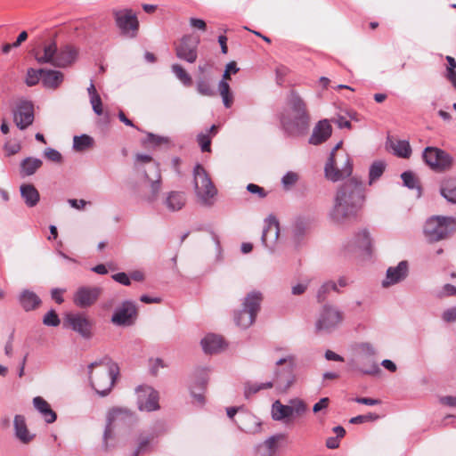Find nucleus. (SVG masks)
I'll return each instance as SVG.
<instances>
[{"label":"nucleus","mask_w":456,"mask_h":456,"mask_svg":"<svg viewBox=\"0 0 456 456\" xmlns=\"http://www.w3.org/2000/svg\"><path fill=\"white\" fill-rule=\"evenodd\" d=\"M365 200L362 183L349 179L338 189L334 206L330 213L333 222L346 223L356 217Z\"/></svg>","instance_id":"1"},{"label":"nucleus","mask_w":456,"mask_h":456,"mask_svg":"<svg viewBox=\"0 0 456 456\" xmlns=\"http://www.w3.org/2000/svg\"><path fill=\"white\" fill-rule=\"evenodd\" d=\"M341 144L342 142H338L335 146L325 166V175L327 179L332 182L351 175L353 171V164L349 155L344 151H338Z\"/></svg>","instance_id":"2"},{"label":"nucleus","mask_w":456,"mask_h":456,"mask_svg":"<svg viewBox=\"0 0 456 456\" xmlns=\"http://www.w3.org/2000/svg\"><path fill=\"white\" fill-rule=\"evenodd\" d=\"M194 189L198 201L203 206H212L217 190L205 168L198 164L194 167Z\"/></svg>","instance_id":"3"},{"label":"nucleus","mask_w":456,"mask_h":456,"mask_svg":"<svg viewBox=\"0 0 456 456\" xmlns=\"http://www.w3.org/2000/svg\"><path fill=\"white\" fill-rule=\"evenodd\" d=\"M90 383L100 396H106L114 386V371L105 364L93 362L89 365Z\"/></svg>","instance_id":"4"},{"label":"nucleus","mask_w":456,"mask_h":456,"mask_svg":"<svg viewBox=\"0 0 456 456\" xmlns=\"http://www.w3.org/2000/svg\"><path fill=\"white\" fill-rule=\"evenodd\" d=\"M143 200L153 202L161 191V173L157 163H152L143 170V175L138 188Z\"/></svg>","instance_id":"5"},{"label":"nucleus","mask_w":456,"mask_h":456,"mask_svg":"<svg viewBox=\"0 0 456 456\" xmlns=\"http://www.w3.org/2000/svg\"><path fill=\"white\" fill-rule=\"evenodd\" d=\"M456 229V221L452 217L433 216L424 226V233L431 242L447 238Z\"/></svg>","instance_id":"6"},{"label":"nucleus","mask_w":456,"mask_h":456,"mask_svg":"<svg viewBox=\"0 0 456 456\" xmlns=\"http://www.w3.org/2000/svg\"><path fill=\"white\" fill-rule=\"evenodd\" d=\"M274 378L272 381L281 391H287L295 382L294 367L295 357L288 355L276 362Z\"/></svg>","instance_id":"7"},{"label":"nucleus","mask_w":456,"mask_h":456,"mask_svg":"<svg viewBox=\"0 0 456 456\" xmlns=\"http://www.w3.org/2000/svg\"><path fill=\"white\" fill-rule=\"evenodd\" d=\"M116 27L121 37L127 39L137 37L140 31L137 13L129 8L116 12Z\"/></svg>","instance_id":"8"},{"label":"nucleus","mask_w":456,"mask_h":456,"mask_svg":"<svg viewBox=\"0 0 456 456\" xmlns=\"http://www.w3.org/2000/svg\"><path fill=\"white\" fill-rule=\"evenodd\" d=\"M423 159L431 169L437 172L449 170L453 164V159L449 153L436 147H427Z\"/></svg>","instance_id":"9"},{"label":"nucleus","mask_w":456,"mask_h":456,"mask_svg":"<svg viewBox=\"0 0 456 456\" xmlns=\"http://www.w3.org/2000/svg\"><path fill=\"white\" fill-rule=\"evenodd\" d=\"M287 103L291 110L293 118L297 125L305 126L309 121V114L307 111L306 104L302 97L296 91H290Z\"/></svg>","instance_id":"10"},{"label":"nucleus","mask_w":456,"mask_h":456,"mask_svg":"<svg viewBox=\"0 0 456 456\" xmlns=\"http://www.w3.org/2000/svg\"><path fill=\"white\" fill-rule=\"evenodd\" d=\"M342 314L336 308L325 305L316 322L317 330L330 331L341 322Z\"/></svg>","instance_id":"11"},{"label":"nucleus","mask_w":456,"mask_h":456,"mask_svg":"<svg viewBox=\"0 0 456 456\" xmlns=\"http://www.w3.org/2000/svg\"><path fill=\"white\" fill-rule=\"evenodd\" d=\"M200 43L198 37L192 36H184L179 45L175 48L176 56L190 63L195 62L197 60V47Z\"/></svg>","instance_id":"12"},{"label":"nucleus","mask_w":456,"mask_h":456,"mask_svg":"<svg viewBox=\"0 0 456 456\" xmlns=\"http://www.w3.org/2000/svg\"><path fill=\"white\" fill-rule=\"evenodd\" d=\"M136 393L140 410L151 411L159 409V395L151 387L139 386Z\"/></svg>","instance_id":"13"},{"label":"nucleus","mask_w":456,"mask_h":456,"mask_svg":"<svg viewBox=\"0 0 456 456\" xmlns=\"http://www.w3.org/2000/svg\"><path fill=\"white\" fill-rule=\"evenodd\" d=\"M13 120L17 127L24 130L34 121V106L29 101H21L13 111Z\"/></svg>","instance_id":"14"},{"label":"nucleus","mask_w":456,"mask_h":456,"mask_svg":"<svg viewBox=\"0 0 456 456\" xmlns=\"http://www.w3.org/2000/svg\"><path fill=\"white\" fill-rule=\"evenodd\" d=\"M137 316L136 305L134 302L126 301L116 310V324L131 326L135 322Z\"/></svg>","instance_id":"15"},{"label":"nucleus","mask_w":456,"mask_h":456,"mask_svg":"<svg viewBox=\"0 0 456 456\" xmlns=\"http://www.w3.org/2000/svg\"><path fill=\"white\" fill-rule=\"evenodd\" d=\"M100 291L96 287H80L74 294V304L81 308L88 307L97 300Z\"/></svg>","instance_id":"16"},{"label":"nucleus","mask_w":456,"mask_h":456,"mask_svg":"<svg viewBox=\"0 0 456 456\" xmlns=\"http://www.w3.org/2000/svg\"><path fill=\"white\" fill-rule=\"evenodd\" d=\"M66 322L70 328L79 333L83 338L91 337L92 324L90 321L82 314H69L66 316Z\"/></svg>","instance_id":"17"},{"label":"nucleus","mask_w":456,"mask_h":456,"mask_svg":"<svg viewBox=\"0 0 456 456\" xmlns=\"http://www.w3.org/2000/svg\"><path fill=\"white\" fill-rule=\"evenodd\" d=\"M408 275V263L402 261L395 267H389L387 271L386 279L382 281L383 287L387 288L404 280Z\"/></svg>","instance_id":"18"},{"label":"nucleus","mask_w":456,"mask_h":456,"mask_svg":"<svg viewBox=\"0 0 456 456\" xmlns=\"http://www.w3.org/2000/svg\"><path fill=\"white\" fill-rule=\"evenodd\" d=\"M266 226L264 228L262 234V242L265 246L270 247L274 244L280 233L279 222L274 216H269L265 220Z\"/></svg>","instance_id":"19"},{"label":"nucleus","mask_w":456,"mask_h":456,"mask_svg":"<svg viewBox=\"0 0 456 456\" xmlns=\"http://www.w3.org/2000/svg\"><path fill=\"white\" fill-rule=\"evenodd\" d=\"M77 49L70 45H67L57 51L54 66L66 68L71 65L77 58Z\"/></svg>","instance_id":"20"},{"label":"nucleus","mask_w":456,"mask_h":456,"mask_svg":"<svg viewBox=\"0 0 456 456\" xmlns=\"http://www.w3.org/2000/svg\"><path fill=\"white\" fill-rule=\"evenodd\" d=\"M58 47L54 41L45 45L43 51H34L33 54L39 64H52L54 66Z\"/></svg>","instance_id":"21"},{"label":"nucleus","mask_w":456,"mask_h":456,"mask_svg":"<svg viewBox=\"0 0 456 456\" xmlns=\"http://www.w3.org/2000/svg\"><path fill=\"white\" fill-rule=\"evenodd\" d=\"M64 80L62 72L54 69H44L42 85L47 89H57Z\"/></svg>","instance_id":"22"},{"label":"nucleus","mask_w":456,"mask_h":456,"mask_svg":"<svg viewBox=\"0 0 456 456\" xmlns=\"http://www.w3.org/2000/svg\"><path fill=\"white\" fill-rule=\"evenodd\" d=\"M33 405L46 423L51 424L56 420L57 415L55 411L52 410L50 404L43 397L36 396L33 399Z\"/></svg>","instance_id":"23"},{"label":"nucleus","mask_w":456,"mask_h":456,"mask_svg":"<svg viewBox=\"0 0 456 456\" xmlns=\"http://www.w3.org/2000/svg\"><path fill=\"white\" fill-rule=\"evenodd\" d=\"M20 196L28 208L36 207L40 200L37 189L31 183H23L20 187Z\"/></svg>","instance_id":"24"},{"label":"nucleus","mask_w":456,"mask_h":456,"mask_svg":"<svg viewBox=\"0 0 456 456\" xmlns=\"http://www.w3.org/2000/svg\"><path fill=\"white\" fill-rule=\"evenodd\" d=\"M203 350L207 354H216L225 347V343L222 337L209 334L201 340Z\"/></svg>","instance_id":"25"},{"label":"nucleus","mask_w":456,"mask_h":456,"mask_svg":"<svg viewBox=\"0 0 456 456\" xmlns=\"http://www.w3.org/2000/svg\"><path fill=\"white\" fill-rule=\"evenodd\" d=\"M331 131V126L328 120L320 121L314 130L310 142L316 145L325 142L330 136Z\"/></svg>","instance_id":"26"},{"label":"nucleus","mask_w":456,"mask_h":456,"mask_svg":"<svg viewBox=\"0 0 456 456\" xmlns=\"http://www.w3.org/2000/svg\"><path fill=\"white\" fill-rule=\"evenodd\" d=\"M228 80H231V74L224 69L223 78L218 85V91L222 97L224 105L226 108H231L233 103V94L231 91Z\"/></svg>","instance_id":"27"},{"label":"nucleus","mask_w":456,"mask_h":456,"mask_svg":"<svg viewBox=\"0 0 456 456\" xmlns=\"http://www.w3.org/2000/svg\"><path fill=\"white\" fill-rule=\"evenodd\" d=\"M19 302L24 311L29 312L37 308L41 304L40 297L31 290L24 289L19 297Z\"/></svg>","instance_id":"28"},{"label":"nucleus","mask_w":456,"mask_h":456,"mask_svg":"<svg viewBox=\"0 0 456 456\" xmlns=\"http://www.w3.org/2000/svg\"><path fill=\"white\" fill-rule=\"evenodd\" d=\"M14 430L17 438L23 444L29 443L35 436L31 435L27 428L25 418L21 415L14 417Z\"/></svg>","instance_id":"29"},{"label":"nucleus","mask_w":456,"mask_h":456,"mask_svg":"<svg viewBox=\"0 0 456 456\" xmlns=\"http://www.w3.org/2000/svg\"><path fill=\"white\" fill-rule=\"evenodd\" d=\"M185 203V194L181 191H171L165 201L167 208L171 211H178L182 209Z\"/></svg>","instance_id":"30"},{"label":"nucleus","mask_w":456,"mask_h":456,"mask_svg":"<svg viewBox=\"0 0 456 456\" xmlns=\"http://www.w3.org/2000/svg\"><path fill=\"white\" fill-rule=\"evenodd\" d=\"M114 408H110L107 412L106 426L103 431L102 436V446L108 450L110 447V442L113 439L114 436Z\"/></svg>","instance_id":"31"},{"label":"nucleus","mask_w":456,"mask_h":456,"mask_svg":"<svg viewBox=\"0 0 456 456\" xmlns=\"http://www.w3.org/2000/svg\"><path fill=\"white\" fill-rule=\"evenodd\" d=\"M262 299L263 297L260 292L252 291L245 297L243 301V308L256 315L260 309Z\"/></svg>","instance_id":"32"},{"label":"nucleus","mask_w":456,"mask_h":456,"mask_svg":"<svg viewBox=\"0 0 456 456\" xmlns=\"http://www.w3.org/2000/svg\"><path fill=\"white\" fill-rule=\"evenodd\" d=\"M42 166V160L37 158H26L20 164V173L22 176L32 175Z\"/></svg>","instance_id":"33"},{"label":"nucleus","mask_w":456,"mask_h":456,"mask_svg":"<svg viewBox=\"0 0 456 456\" xmlns=\"http://www.w3.org/2000/svg\"><path fill=\"white\" fill-rule=\"evenodd\" d=\"M272 416L275 420H284L292 417L289 404L284 405L280 401H275L272 407Z\"/></svg>","instance_id":"34"},{"label":"nucleus","mask_w":456,"mask_h":456,"mask_svg":"<svg viewBox=\"0 0 456 456\" xmlns=\"http://www.w3.org/2000/svg\"><path fill=\"white\" fill-rule=\"evenodd\" d=\"M390 147L398 157L408 159L411 156V149L407 141H390Z\"/></svg>","instance_id":"35"},{"label":"nucleus","mask_w":456,"mask_h":456,"mask_svg":"<svg viewBox=\"0 0 456 456\" xmlns=\"http://www.w3.org/2000/svg\"><path fill=\"white\" fill-rule=\"evenodd\" d=\"M256 316L253 313L243 308L236 314L235 322L238 326L246 329L254 323Z\"/></svg>","instance_id":"36"},{"label":"nucleus","mask_w":456,"mask_h":456,"mask_svg":"<svg viewBox=\"0 0 456 456\" xmlns=\"http://www.w3.org/2000/svg\"><path fill=\"white\" fill-rule=\"evenodd\" d=\"M285 438V435L277 434L266 439L264 443V445L267 449V453L260 456H275L279 444Z\"/></svg>","instance_id":"37"},{"label":"nucleus","mask_w":456,"mask_h":456,"mask_svg":"<svg viewBox=\"0 0 456 456\" xmlns=\"http://www.w3.org/2000/svg\"><path fill=\"white\" fill-rule=\"evenodd\" d=\"M441 194L448 201L456 204V180H446L442 185Z\"/></svg>","instance_id":"38"},{"label":"nucleus","mask_w":456,"mask_h":456,"mask_svg":"<svg viewBox=\"0 0 456 456\" xmlns=\"http://www.w3.org/2000/svg\"><path fill=\"white\" fill-rule=\"evenodd\" d=\"M94 139L87 134L76 135L73 138V148L77 151H84L91 148Z\"/></svg>","instance_id":"39"},{"label":"nucleus","mask_w":456,"mask_h":456,"mask_svg":"<svg viewBox=\"0 0 456 456\" xmlns=\"http://www.w3.org/2000/svg\"><path fill=\"white\" fill-rule=\"evenodd\" d=\"M171 69L173 73L183 83L184 86L189 87L192 85L191 77L180 64H173Z\"/></svg>","instance_id":"40"},{"label":"nucleus","mask_w":456,"mask_h":456,"mask_svg":"<svg viewBox=\"0 0 456 456\" xmlns=\"http://www.w3.org/2000/svg\"><path fill=\"white\" fill-rule=\"evenodd\" d=\"M355 242L357 246L366 253L370 254L372 252L371 240L367 231L364 230L359 232L355 237Z\"/></svg>","instance_id":"41"},{"label":"nucleus","mask_w":456,"mask_h":456,"mask_svg":"<svg viewBox=\"0 0 456 456\" xmlns=\"http://www.w3.org/2000/svg\"><path fill=\"white\" fill-rule=\"evenodd\" d=\"M385 168H386V164L384 161H382V160L374 161L370 167V172H369L370 182H369V183L371 184L374 181L379 179L383 175Z\"/></svg>","instance_id":"42"},{"label":"nucleus","mask_w":456,"mask_h":456,"mask_svg":"<svg viewBox=\"0 0 456 456\" xmlns=\"http://www.w3.org/2000/svg\"><path fill=\"white\" fill-rule=\"evenodd\" d=\"M44 69H33L29 68L27 70L25 84L28 86H34L38 84L39 80H42Z\"/></svg>","instance_id":"43"},{"label":"nucleus","mask_w":456,"mask_h":456,"mask_svg":"<svg viewBox=\"0 0 456 456\" xmlns=\"http://www.w3.org/2000/svg\"><path fill=\"white\" fill-rule=\"evenodd\" d=\"M289 406L292 411V417H301L307 410L306 404L300 399L291 400Z\"/></svg>","instance_id":"44"},{"label":"nucleus","mask_w":456,"mask_h":456,"mask_svg":"<svg viewBox=\"0 0 456 456\" xmlns=\"http://www.w3.org/2000/svg\"><path fill=\"white\" fill-rule=\"evenodd\" d=\"M154 436L151 434L149 435H141L138 437L137 442V448L134 452V456H138L140 453L145 452L150 445V444L152 442Z\"/></svg>","instance_id":"45"},{"label":"nucleus","mask_w":456,"mask_h":456,"mask_svg":"<svg viewBox=\"0 0 456 456\" xmlns=\"http://www.w3.org/2000/svg\"><path fill=\"white\" fill-rule=\"evenodd\" d=\"M273 387V382H265L261 384H247L245 387V396L248 397L252 394H256L262 389H269Z\"/></svg>","instance_id":"46"},{"label":"nucleus","mask_w":456,"mask_h":456,"mask_svg":"<svg viewBox=\"0 0 456 456\" xmlns=\"http://www.w3.org/2000/svg\"><path fill=\"white\" fill-rule=\"evenodd\" d=\"M197 91L200 94L203 96H212L214 95V91L209 84L208 81H207L204 78H200L197 81Z\"/></svg>","instance_id":"47"},{"label":"nucleus","mask_w":456,"mask_h":456,"mask_svg":"<svg viewBox=\"0 0 456 456\" xmlns=\"http://www.w3.org/2000/svg\"><path fill=\"white\" fill-rule=\"evenodd\" d=\"M61 321L54 310H50L43 318V323L50 327H57Z\"/></svg>","instance_id":"48"},{"label":"nucleus","mask_w":456,"mask_h":456,"mask_svg":"<svg viewBox=\"0 0 456 456\" xmlns=\"http://www.w3.org/2000/svg\"><path fill=\"white\" fill-rule=\"evenodd\" d=\"M198 143L200 146L202 151H211V136L210 134H200L197 136Z\"/></svg>","instance_id":"49"},{"label":"nucleus","mask_w":456,"mask_h":456,"mask_svg":"<svg viewBox=\"0 0 456 456\" xmlns=\"http://www.w3.org/2000/svg\"><path fill=\"white\" fill-rule=\"evenodd\" d=\"M401 177L403 181V184L408 188L413 189L418 186V180L412 172H403Z\"/></svg>","instance_id":"50"},{"label":"nucleus","mask_w":456,"mask_h":456,"mask_svg":"<svg viewBox=\"0 0 456 456\" xmlns=\"http://www.w3.org/2000/svg\"><path fill=\"white\" fill-rule=\"evenodd\" d=\"M330 290H337V285L336 283L332 281H329L324 283L318 291V301L322 302L325 299V295L330 292Z\"/></svg>","instance_id":"51"},{"label":"nucleus","mask_w":456,"mask_h":456,"mask_svg":"<svg viewBox=\"0 0 456 456\" xmlns=\"http://www.w3.org/2000/svg\"><path fill=\"white\" fill-rule=\"evenodd\" d=\"M89 98H90V103L92 104L93 110L94 111V113L97 115H101L102 113V99H101L99 94H94L93 96H91Z\"/></svg>","instance_id":"52"},{"label":"nucleus","mask_w":456,"mask_h":456,"mask_svg":"<svg viewBox=\"0 0 456 456\" xmlns=\"http://www.w3.org/2000/svg\"><path fill=\"white\" fill-rule=\"evenodd\" d=\"M45 156L49 160L56 162V163H60L62 160L61 154L58 151L52 149V148H47L45 151Z\"/></svg>","instance_id":"53"},{"label":"nucleus","mask_w":456,"mask_h":456,"mask_svg":"<svg viewBox=\"0 0 456 456\" xmlns=\"http://www.w3.org/2000/svg\"><path fill=\"white\" fill-rule=\"evenodd\" d=\"M247 190L252 194H256L260 199H263L266 196L265 189L255 183H248Z\"/></svg>","instance_id":"54"},{"label":"nucleus","mask_w":456,"mask_h":456,"mask_svg":"<svg viewBox=\"0 0 456 456\" xmlns=\"http://www.w3.org/2000/svg\"><path fill=\"white\" fill-rule=\"evenodd\" d=\"M297 179L298 176L296 173L289 172L283 176L282 183L285 186H290L295 184Z\"/></svg>","instance_id":"55"},{"label":"nucleus","mask_w":456,"mask_h":456,"mask_svg":"<svg viewBox=\"0 0 456 456\" xmlns=\"http://www.w3.org/2000/svg\"><path fill=\"white\" fill-rule=\"evenodd\" d=\"M20 149H21V146L19 142H15V143L7 142L4 144V150L8 156H12V155L18 153L20 151Z\"/></svg>","instance_id":"56"},{"label":"nucleus","mask_w":456,"mask_h":456,"mask_svg":"<svg viewBox=\"0 0 456 456\" xmlns=\"http://www.w3.org/2000/svg\"><path fill=\"white\" fill-rule=\"evenodd\" d=\"M361 371L363 374H367V375H376L380 372V369L377 363L372 362L370 365L362 368Z\"/></svg>","instance_id":"57"},{"label":"nucleus","mask_w":456,"mask_h":456,"mask_svg":"<svg viewBox=\"0 0 456 456\" xmlns=\"http://www.w3.org/2000/svg\"><path fill=\"white\" fill-rule=\"evenodd\" d=\"M456 295V288L452 284H445L443 290L438 293L439 297Z\"/></svg>","instance_id":"58"},{"label":"nucleus","mask_w":456,"mask_h":456,"mask_svg":"<svg viewBox=\"0 0 456 456\" xmlns=\"http://www.w3.org/2000/svg\"><path fill=\"white\" fill-rule=\"evenodd\" d=\"M190 24L192 28L201 30V31H205L207 29V24L201 19L191 18Z\"/></svg>","instance_id":"59"},{"label":"nucleus","mask_w":456,"mask_h":456,"mask_svg":"<svg viewBox=\"0 0 456 456\" xmlns=\"http://www.w3.org/2000/svg\"><path fill=\"white\" fill-rule=\"evenodd\" d=\"M443 319L447 322H456V307H452L444 311Z\"/></svg>","instance_id":"60"},{"label":"nucleus","mask_w":456,"mask_h":456,"mask_svg":"<svg viewBox=\"0 0 456 456\" xmlns=\"http://www.w3.org/2000/svg\"><path fill=\"white\" fill-rule=\"evenodd\" d=\"M65 290L62 289H53L52 291H51V296H52V298L57 303V304H61L64 299H63V297H62V294Z\"/></svg>","instance_id":"61"},{"label":"nucleus","mask_w":456,"mask_h":456,"mask_svg":"<svg viewBox=\"0 0 456 456\" xmlns=\"http://www.w3.org/2000/svg\"><path fill=\"white\" fill-rule=\"evenodd\" d=\"M330 399L328 397L322 398L318 403H316L314 407V412H318L322 410L326 409L329 406Z\"/></svg>","instance_id":"62"},{"label":"nucleus","mask_w":456,"mask_h":456,"mask_svg":"<svg viewBox=\"0 0 456 456\" xmlns=\"http://www.w3.org/2000/svg\"><path fill=\"white\" fill-rule=\"evenodd\" d=\"M354 401L358 403L366 404V405H377L381 402L378 399H372L368 397H356Z\"/></svg>","instance_id":"63"},{"label":"nucleus","mask_w":456,"mask_h":456,"mask_svg":"<svg viewBox=\"0 0 456 456\" xmlns=\"http://www.w3.org/2000/svg\"><path fill=\"white\" fill-rule=\"evenodd\" d=\"M116 282H119L123 285H130V276L126 273H116Z\"/></svg>","instance_id":"64"}]
</instances>
